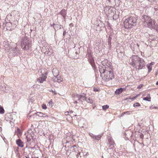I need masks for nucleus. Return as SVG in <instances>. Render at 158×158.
Instances as JSON below:
<instances>
[{
  "instance_id": "nucleus-1",
  "label": "nucleus",
  "mask_w": 158,
  "mask_h": 158,
  "mask_svg": "<svg viewBox=\"0 0 158 158\" xmlns=\"http://www.w3.org/2000/svg\"><path fill=\"white\" fill-rule=\"evenodd\" d=\"M101 76H103V78L106 81L112 80L114 78V75L113 73V67L107 65H104L102 68L99 69Z\"/></svg>"
},
{
  "instance_id": "nucleus-2",
  "label": "nucleus",
  "mask_w": 158,
  "mask_h": 158,
  "mask_svg": "<svg viewBox=\"0 0 158 158\" xmlns=\"http://www.w3.org/2000/svg\"><path fill=\"white\" fill-rule=\"evenodd\" d=\"M131 64L136 69L139 70L143 68L145 65V63L142 58L137 56H133L131 58Z\"/></svg>"
},
{
  "instance_id": "nucleus-3",
  "label": "nucleus",
  "mask_w": 158,
  "mask_h": 158,
  "mask_svg": "<svg viewBox=\"0 0 158 158\" xmlns=\"http://www.w3.org/2000/svg\"><path fill=\"white\" fill-rule=\"evenodd\" d=\"M141 19L144 25H147L150 28L158 31V27L155 24L154 21L150 17L146 15H143L142 16Z\"/></svg>"
},
{
  "instance_id": "nucleus-4",
  "label": "nucleus",
  "mask_w": 158,
  "mask_h": 158,
  "mask_svg": "<svg viewBox=\"0 0 158 158\" xmlns=\"http://www.w3.org/2000/svg\"><path fill=\"white\" fill-rule=\"evenodd\" d=\"M137 18L136 17L131 16L126 19L124 23L125 28L129 29L136 25Z\"/></svg>"
},
{
  "instance_id": "nucleus-5",
  "label": "nucleus",
  "mask_w": 158,
  "mask_h": 158,
  "mask_svg": "<svg viewBox=\"0 0 158 158\" xmlns=\"http://www.w3.org/2000/svg\"><path fill=\"white\" fill-rule=\"evenodd\" d=\"M31 41L27 37L23 38L21 41V47L24 50H28L31 48Z\"/></svg>"
},
{
  "instance_id": "nucleus-6",
  "label": "nucleus",
  "mask_w": 158,
  "mask_h": 158,
  "mask_svg": "<svg viewBox=\"0 0 158 158\" xmlns=\"http://www.w3.org/2000/svg\"><path fill=\"white\" fill-rule=\"evenodd\" d=\"M76 97L78 98V100L82 104H83L82 100H85L87 103L90 104L93 102V100L90 98L86 99V95L85 94H83L82 95L77 94Z\"/></svg>"
},
{
  "instance_id": "nucleus-7",
  "label": "nucleus",
  "mask_w": 158,
  "mask_h": 158,
  "mask_svg": "<svg viewBox=\"0 0 158 158\" xmlns=\"http://www.w3.org/2000/svg\"><path fill=\"white\" fill-rule=\"evenodd\" d=\"M52 72L55 77L54 78L55 82H59L62 81L60 76L58 75V71L56 69H53Z\"/></svg>"
},
{
  "instance_id": "nucleus-8",
  "label": "nucleus",
  "mask_w": 158,
  "mask_h": 158,
  "mask_svg": "<svg viewBox=\"0 0 158 158\" xmlns=\"http://www.w3.org/2000/svg\"><path fill=\"white\" fill-rule=\"evenodd\" d=\"M47 77L43 75L42 76L40 77L39 78L37 79V81L40 83H42L44 81L46 80Z\"/></svg>"
},
{
  "instance_id": "nucleus-9",
  "label": "nucleus",
  "mask_w": 158,
  "mask_h": 158,
  "mask_svg": "<svg viewBox=\"0 0 158 158\" xmlns=\"http://www.w3.org/2000/svg\"><path fill=\"white\" fill-rule=\"evenodd\" d=\"M125 89V88H122L118 89L115 91V93L117 94H119L121 93Z\"/></svg>"
},
{
  "instance_id": "nucleus-10",
  "label": "nucleus",
  "mask_w": 158,
  "mask_h": 158,
  "mask_svg": "<svg viewBox=\"0 0 158 158\" xmlns=\"http://www.w3.org/2000/svg\"><path fill=\"white\" fill-rule=\"evenodd\" d=\"M16 144L19 146L21 148L23 147V143L20 139L17 140L16 141Z\"/></svg>"
},
{
  "instance_id": "nucleus-11",
  "label": "nucleus",
  "mask_w": 158,
  "mask_h": 158,
  "mask_svg": "<svg viewBox=\"0 0 158 158\" xmlns=\"http://www.w3.org/2000/svg\"><path fill=\"white\" fill-rule=\"evenodd\" d=\"M35 114H36V115L39 116V117H48L47 115H45V116H44V115H45V114H43L42 112H37Z\"/></svg>"
},
{
  "instance_id": "nucleus-12",
  "label": "nucleus",
  "mask_w": 158,
  "mask_h": 158,
  "mask_svg": "<svg viewBox=\"0 0 158 158\" xmlns=\"http://www.w3.org/2000/svg\"><path fill=\"white\" fill-rule=\"evenodd\" d=\"M83 155L84 154L83 152H81L77 154V158H83Z\"/></svg>"
},
{
  "instance_id": "nucleus-13",
  "label": "nucleus",
  "mask_w": 158,
  "mask_h": 158,
  "mask_svg": "<svg viewBox=\"0 0 158 158\" xmlns=\"http://www.w3.org/2000/svg\"><path fill=\"white\" fill-rule=\"evenodd\" d=\"M108 142L109 144L111 145H114V142H113L112 138L111 137H109L108 138Z\"/></svg>"
},
{
  "instance_id": "nucleus-14",
  "label": "nucleus",
  "mask_w": 158,
  "mask_h": 158,
  "mask_svg": "<svg viewBox=\"0 0 158 158\" xmlns=\"http://www.w3.org/2000/svg\"><path fill=\"white\" fill-rule=\"evenodd\" d=\"M60 14L64 17L66 15V11L64 10H62L60 12Z\"/></svg>"
},
{
  "instance_id": "nucleus-15",
  "label": "nucleus",
  "mask_w": 158,
  "mask_h": 158,
  "mask_svg": "<svg viewBox=\"0 0 158 158\" xmlns=\"http://www.w3.org/2000/svg\"><path fill=\"white\" fill-rule=\"evenodd\" d=\"M12 50L13 52H17V53H20V51L18 48H13L12 49Z\"/></svg>"
},
{
  "instance_id": "nucleus-16",
  "label": "nucleus",
  "mask_w": 158,
  "mask_h": 158,
  "mask_svg": "<svg viewBox=\"0 0 158 158\" xmlns=\"http://www.w3.org/2000/svg\"><path fill=\"white\" fill-rule=\"evenodd\" d=\"M151 64H152V63H151L150 64L147 65V66L148 69V72L149 73L150 72L152 69V67L151 66Z\"/></svg>"
},
{
  "instance_id": "nucleus-17",
  "label": "nucleus",
  "mask_w": 158,
  "mask_h": 158,
  "mask_svg": "<svg viewBox=\"0 0 158 158\" xmlns=\"http://www.w3.org/2000/svg\"><path fill=\"white\" fill-rule=\"evenodd\" d=\"M149 96H147L146 97H144L143 98V100L145 101L150 102L151 101V97L150 96V95H149Z\"/></svg>"
},
{
  "instance_id": "nucleus-18",
  "label": "nucleus",
  "mask_w": 158,
  "mask_h": 158,
  "mask_svg": "<svg viewBox=\"0 0 158 158\" xmlns=\"http://www.w3.org/2000/svg\"><path fill=\"white\" fill-rule=\"evenodd\" d=\"M53 25H55V26L53 27L55 30H56L57 29H58V28H61L60 26L58 24H55L54 23L53 24Z\"/></svg>"
},
{
  "instance_id": "nucleus-19",
  "label": "nucleus",
  "mask_w": 158,
  "mask_h": 158,
  "mask_svg": "<svg viewBox=\"0 0 158 158\" xmlns=\"http://www.w3.org/2000/svg\"><path fill=\"white\" fill-rule=\"evenodd\" d=\"M4 110L2 107L0 106V114H3L4 113Z\"/></svg>"
},
{
  "instance_id": "nucleus-20",
  "label": "nucleus",
  "mask_w": 158,
  "mask_h": 158,
  "mask_svg": "<svg viewBox=\"0 0 158 158\" xmlns=\"http://www.w3.org/2000/svg\"><path fill=\"white\" fill-rule=\"evenodd\" d=\"M45 53H47L48 55H51L52 54V52H50L49 49H48V50H46L45 52Z\"/></svg>"
},
{
  "instance_id": "nucleus-21",
  "label": "nucleus",
  "mask_w": 158,
  "mask_h": 158,
  "mask_svg": "<svg viewBox=\"0 0 158 158\" xmlns=\"http://www.w3.org/2000/svg\"><path fill=\"white\" fill-rule=\"evenodd\" d=\"M109 107V106L108 105H104L102 106L103 110H105Z\"/></svg>"
},
{
  "instance_id": "nucleus-22",
  "label": "nucleus",
  "mask_w": 158,
  "mask_h": 158,
  "mask_svg": "<svg viewBox=\"0 0 158 158\" xmlns=\"http://www.w3.org/2000/svg\"><path fill=\"white\" fill-rule=\"evenodd\" d=\"M136 97H137V96H135V97H134L132 98H126L125 99V100H128L129 99H130V100H131V101H133L136 98Z\"/></svg>"
},
{
  "instance_id": "nucleus-23",
  "label": "nucleus",
  "mask_w": 158,
  "mask_h": 158,
  "mask_svg": "<svg viewBox=\"0 0 158 158\" xmlns=\"http://www.w3.org/2000/svg\"><path fill=\"white\" fill-rule=\"evenodd\" d=\"M140 106V104L138 102H136L133 105V106L135 107H136Z\"/></svg>"
},
{
  "instance_id": "nucleus-24",
  "label": "nucleus",
  "mask_w": 158,
  "mask_h": 158,
  "mask_svg": "<svg viewBox=\"0 0 158 158\" xmlns=\"http://www.w3.org/2000/svg\"><path fill=\"white\" fill-rule=\"evenodd\" d=\"M101 136V135H98L97 136L95 135V138H96V139H95V140H99L100 139Z\"/></svg>"
},
{
  "instance_id": "nucleus-25",
  "label": "nucleus",
  "mask_w": 158,
  "mask_h": 158,
  "mask_svg": "<svg viewBox=\"0 0 158 158\" xmlns=\"http://www.w3.org/2000/svg\"><path fill=\"white\" fill-rule=\"evenodd\" d=\"M89 135L91 137L94 139H96V138H95V135L93 134L90 133L89 134Z\"/></svg>"
},
{
  "instance_id": "nucleus-26",
  "label": "nucleus",
  "mask_w": 158,
  "mask_h": 158,
  "mask_svg": "<svg viewBox=\"0 0 158 158\" xmlns=\"http://www.w3.org/2000/svg\"><path fill=\"white\" fill-rule=\"evenodd\" d=\"M150 109H158V107H156V106H151L150 107Z\"/></svg>"
},
{
  "instance_id": "nucleus-27",
  "label": "nucleus",
  "mask_w": 158,
  "mask_h": 158,
  "mask_svg": "<svg viewBox=\"0 0 158 158\" xmlns=\"http://www.w3.org/2000/svg\"><path fill=\"white\" fill-rule=\"evenodd\" d=\"M42 107L44 109H46L47 108V106L46 105L43 104Z\"/></svg>"
},
{
  "instance_id": "nucleus-28",
  "label": "nucleus",
  "mask_w": 158,
  "mask_h": 158,
  "mask_svg": "<svg viewBox=\"0 0 158 158\" xmlns=\"http://www.w3.org/2000/svg\"><path fill=\"white\" fill-rule=\"evenodd\" d=\"M30 135H28L27 136V141H30L31 139H30L29 138V137H30Z\"/></svg>"
},
{
  "instance_id": "nucleus-29",
  "label": "nucleus",
  "mask_w": 158,
  "mask_h": 158,
  "mask_svg": "<svg viewBox=\"0 0 158 158\" xmlns=\"http://www.w3.org/2000/svg\"><path fill=\"white\" fill-rule=\"evenodd\" d=\"M6 26H10L11 25V23L10 22H7L6 23Z\"/></svg>"
},
{
  "instance_id": "nucleus-30",
  "label": "nucleus",
  "mask_w": 158,
  "mask_h": 158,
  "mask_svg": "<svg viewBox=\"0 0 158 158\" xmlns=\"http://www.w3.org/2000/svg\"><path fill=\"white\" fill-rule=\"evenodd\" d=\"M111 40V38L110 37V36H109L108 39V42L109 44L110 43Z\"/></svg>"
},
{
  "instance_id": "nucleus-31",
  "label": "nucleus",
  "mask_w": 158,
  "mask_h": 158,
  "mask_svg": "<svg viewBox=\"0 0 158 158\" xmlns=\"http://www.w3.org/2000/svg\"><path fill=\"white\" fill-rule=\"evenodd\" d=\"M73 111H70V112H65V115H68L69 114V113H73Z\"/></svg>"
},
{
  "instance_id": "nucleus-32",
  "label": "nucleus",
  "mask_w": 158,
  "mask_h": 158,
  "mask_svg": "<svg viewBox=\"0 0 158 158\" xmlns=\"http://www.w3.org/2000/svg\"><path fill=\"white\" fill-rule=\"evenodd\" d=\"M143 85L142 84H140L139 86L137 88L139 89H141L143 87Z\"/></svg>"
},
{
  "instance_id": "nucleus-33",
  "label": "nucleus",
  "mask_w": 158,
  "mask_h": 158,
  "mask_svg": "<svg viewBox=\"0 0 158 158\" xmlns=\"http://www.w3.org/2000/svg\"><path fill=\"white\" fill-rule=\"evenodd\" d=\"M106 8V10H107V9H108V11H111V10L110 9V8H109V6H107L106 7V8Z\"/></svg>"
},
{
  "instance_id": "nucleus-34",
  "label": "nucleus",
  "mask_w": 158,
  "mask_h": 158,
  "mask_svg": "<svg viewBox=\"0 0 158 158\" xmlns=\"http://www.w3.org/2000/svg\"><path fill=\"white\" fill-rule=\"evenodd\" d=\"M19 53H17V52H13V55L14 56H17L18 55V54Z\"/></svg>"
},
{
  "instance_id": "nucleus-35",
  "label": "nucleus",
  "mask_w": 158,
  "mask_h": 158,
  "mask_svg": "<svg viewBox=\"0 0 158 158\" xmlns=\"http://www.w3.org/2000/svg\"><path fill=\"white\" fill-rule=\"evenodd\" d=\"M75 147H77L76 146V145H73V146H72V147H71V148L73 150H74V148Z\"/></svg>"
},
{
  "instance_id": "nucleus-36",
  "label": "nucleus",
  "mask_w": 158,
  "mask_h": 158,
  "mask_svg": "<svg viewBox=\"0 0 158 158\" xmlns=\"http://www.w3.org/2000/svg\"><path fill=\"white\" fill-rule=\"evenodd\" d=\"M77 50H78V51H76L75 52V54H78L79 53V49L78 48Z\"/></svg>"
},
{
  "instance_id": "nucleus-37",
  "label": "nucleus",
  "mask_w": 158,
  "mask_h": 158,
  "mask_svg": "<svg viewBox=\"0 0 158 158\" xmlns=\"http://www.w3.org/2000/svg\"><path fill=\"white\" fill-rule=\"evenodd\" d=\"M66 31H64V32H63V36H65V34H66Z\"/></svg>"
},
{
  "instance_id": "nucleus-38",
  "label": "nucleus",
  "mask_w": 158,
  "mask_h": 158,
  "mask_svg": "<svg viewBox=\"0 0 158 158\" xmlns=\"http://www.w3.org/2000/svg\"><path fill=\"white\" fill-rule=\"evenodd\" d=\"M91 65L93 67H94L95 65V64L94 63H91Z\"/></svg>"
},
{
  "instance_id": "nucleus-39",
  "label": "nucleus",
  "mask_w": 158,
  "mask_h": 158,
  "mask_svg": "<svg viewBox=\"0 0 158 158\" xmlns=\"http://www.w3.org/2000/svg\"><path fill=\"white\" fill-rule=\"evenodd\" d=\"M52 91L55 94H56V92L55 91H53L52 90Z\"/></svg>"
},
{
  "instance_id": "nucleus-40",
  "label": "nucleus",
  "mask_w": 158,
  "mask_h": 158,
  "mask_svg": "<svg viewBox=\"0 0 158 158\" xmlns=\"http://www.w3.org/2000/svg\"><path fill=\"white\" fill-rule=\"evenodd\" d=\"M77 103V101H75V102H74V103Z\"/></svg>"
},
{
  "instance_id": "nucleus-41",
  "label": "nucleus",
  "mask_w": 158,
  "mask_h": 158,
  "mask_svg": "<svg viewBox=\"0 0 158 158\" xmlns=\"http://www.w3.org/2000/svg\"><path fill=\"white\" fill-rule=\"evenodd\" d=\"M156 85H158V81H157L156 83Z\"/></svg>"
},
{
  "instance_id": "nucleus-42",
  "label": "nucleus",
  "mask_w": 158,
  "mask_h": 158,
  "mask_svg": "<svg viewBox=\"0 0 158 158\" xmlns=\"http://www.w3.org/2000/svg\"><path fill=\"white\" fill-rule=\"evenodd\" d=\"M55 26V25H53V24L52 25H51V26Z\"/></svg>"
},
{
  "instance_id": "nucleus-43",
  "label": "nucleus",
  "mask_w": 158,
  "mask_h": 158,
  "mask_svg": "<svg viewBox=\"0 0 158 158\" xmlns=\"http://www.w3.org/2000/svg\"><path fill=\"white\" fill-rule=\"evenodd\" d=\"M142 136H141V138H142Z\"/></svg>"
},
{
  "instance_id": "nucleus-44",
  "label": "nucleus",
  "mask_w": 158,
  "mask_h": 158,
  "mask_svg": "<svg viewBox=\"0 0 158 158\" xmlns=\"http://www.w3.org/2000/svg\"><path fill=\"white\" fill-rule=\"evenodd\" d=\"M142 136H141V138H142Z\"/></svg>"
},
{
  "instance_id": "nucleus-45",
  "label": "nucleus",
  "mask_w": 158,
  "mask_h": 158,
  "mask_svg": "<svg viewBox=\"0 0 158 158\" xmlns=\"http://www.w3.org/2000/svg\"><path fill=\"white\" fill-rule=\"evenodd\" d=\"M120 53H122V52H120Z\"/></svg>"
},
{
  "instance_id": "nucleus-46",
  "label": "nucleus",
  "mask_w": 158,
  "mask_h": 158,
  "mask_svg": "<svg viewBox=\"0 0 158 158\" xmlns=\"http://www.w3.org/2000/svg\"><path fill=\"white\" fill-rule=\"evenodd\" d=\"M142 136L143 137V135L142 134Z\"/></svg>"
},
{
  "instance_id": "nucleus-47",
  "label": "nucleus",
  "mask_w": 158,
  "mask_h": 158,
  "mask_svg": "<svg viewBox=\"0 0 158 158\" xmlns=\"http://www.w3.org/2000/svg\"><path fill=\"white\" fill-rule=\"evenodd\" d=\"M28 157L29 158H30V156Z\"/></svg>"
},
{
  "instance_id": "nucleus-48",
  "label": "nucleus",
  "mask_w": 158,
  "mask_h": 158,
  "mask_svg": "<svg viewBox=\"0 0 158 158\" xmlns=\"http://www.w3.org/2000/svg\"><path fill=\"white\" fill-rule=\"evenodd\" d=\"M28 157L29 158H30V156Z\"/></svg>"
},
{
  "instance_id": "nucleus-49",
  "label": "nucleus",
  "mask_w": 158,
  "mask_h": 158,
  "mask_svg": "<svg viewBox=\"0 0 158 158\" xmlns=\"http://www.w3.org/2000/svg\"><path fill=\"white\" fill-rule=\"evenodd\" d=\"M45 115H46L45 114V115H44V116H45Z\"/></svg>"
},
{
  "instance_id": "nucleus-50",
  "label": "nucleus",
  "mask_w": 158,
  "mask_h": 158,
  "mask_svg": "<svg viewBox=\"0 0 158 158\" xmlns=\"http://www.w3.org/2000/svg\"><path fill=\"white\" fill-rule=\"evenodd\" d=\"M118 55H119V54L118 53Z\"/></svg>"
},
{
  "instance_id": "nucleus-51",
  "label": "nucleus",
  "mask_w": 158,
  "mask_h": 158,
  "mask_svg": "<svg viewBox=\"0 0 158 158\" xmlns=\"http://www.w3.org/2000/svg\"><path fill=\"white\" fill-rule=\"evenodd\" d=\"M0 158H1L0 157Z\"/></svg>"
}]
</instances>
